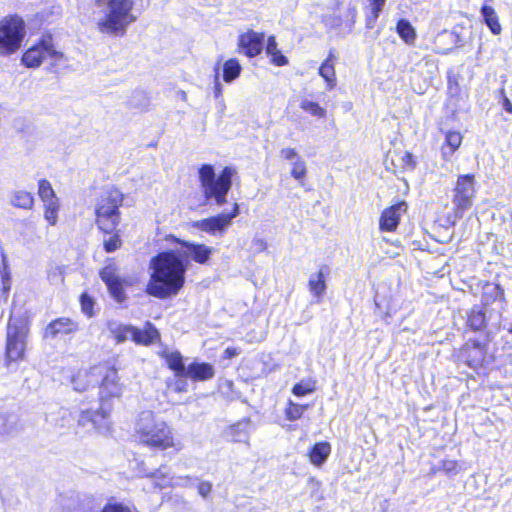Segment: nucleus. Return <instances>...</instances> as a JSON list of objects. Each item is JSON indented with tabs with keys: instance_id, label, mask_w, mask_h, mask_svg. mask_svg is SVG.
Here are the masks:
<instances>
[{
	"instance_id": "f257e3e1",
	"label": "nucleus",
	"mask_w": 512,
	"mask_h": 512,
	"mask_svg": "<svg viewBox=\"0 0 512 512\" xmlns=\"http://www.w3.org/2000/svg\"><path fill=\"white\" fill-rule=\"evenodd\" d=\"M150 279L146 293L150 296L166 299L179 293L185 284L186 265L174 252H163L150 263Z\"/></svg>"
},
{
	"instance_id": "f03ea898",
	"label": "nucleus",
	"mask_w": 512,
	"mask_h": 512,
	"mask_svg": "<svg viewBox=\"0 0 512 512\" xmlns=\"http://www.w3.org/2000/svg\"><path fill=\"white\" fill-rule=\"evenodd\" d=\"M97 10L93 12L95 29L102 35L122 37L137 20L133 10L135 0H91Z\"/></svg>"
},
{
	"instance_id": "7ed1b4c3",
	"label": "nucleus",
	"mask_w": 512,
	"mask_h": 512,
	"mask_svg": "<svg viewBox=\"0 0 512 512\" xmlns=\"http://www.w3.org/2000/svg\"><path fill=\"white\" fill-rule=\"evenodd\" d=\"M135 437L141 444L155 450L179 451L182 448L174 429L150 410L139 413L135 423Z\"/></svg>"
},
{
	"instance_id": "20e7f679",
	"label": "nucleus",
	"mask_w": 512,
	"mask_h": 512,
	"mask_svg": "<svg viewBox=\"0 0 512 512\" xmlns=\"http://www.w3.org/2000/svg\"><path fill=\"white\" fill-rule=\"evenodd\" d=\"M236 171L225 167L217 176L212 165L204 164L199 169V181L207 200L213 199L219 206L227 202L226 196L232 185V177Z\"/></svg>"
},
{
	"instance_id": "39448f33",
	"label": "nucleus",
	"mask_w": 512,
	"mask_h": 512,
	"mask_svg": "<svg viewBox=\"0 0 512 512\" xmlns=\"http://www.w3.org/2000/svg\"><path fill=\"white\" fill-rule=\"evenodd\" d=\"M122 201V193L115 188L108 189L101 195L96 207V222L104 232H112L119 224V207Z\"/></svg>"
},
{
	"instance_id": "423d86ee",
	"label": "nucleus",
	"mask_w": 512,
	"mask_h": 512,
	"mask_svg": "<svg viewBox=\"0 0 512 512\" xmlns=\"http://www.w3.org/2000/svg\"><path fill=\"white\" fill-rule=\"evenodd\" d=\"M26 34L24 20L18 15H9L0 20V55L16 52Z\"/></svg>"
},
{
	"instance_id": "0eeeda50",
	"label": "nucleus",
	"mask_w": 512,
	"mask_h": 512,
	"mask_svg": "<svg viewBox=\"0 0 512 512\" xmlns=\"http://www.w3.org/2000/svg\"><path fill=\"white\" fill-rule=\"evenodd\" d=\"M108 329L119 343L132 339L137 344L149 345L159 337L157 329L150 323H147L143 330H139L131 325L110 321Z\"/></svg>"
},
{
	"instance_id": "6e6552de",
	"label": "nucleus",
	"mask_w": 512,
	"mask_h": 512,
	"mask_svg": "<svg viewBox=\"0 0 512 512\" xmlns=\"http://www.w3.org/2000/svg\"><path fill=\"white\" fill-rule=\"evenodd\" d=\"M28 333V325L25 319L11 317L7 331L6 355L8 360L22 359L25 352V337Z\"/></svg>"
},
{
	"instance_id": "1a4fd4ad",
	"label": "nucleus",
	"mask_w": 512,
	"mask_h": 512,
	"mask_svg": "<svg viewBox=\"0 0 512 512\" xmlns=\"http://www.w3.org/2000/svg\"><path fill=\"white\" fill-rule=\"evenodd\" d=\"M475 196L476 181L474 176L471 174L459 175L453 194L454 211L458 218H461L464 212L472 207Z\"/></svg>"
},
{
	"instance_id": "9d476101",
	"label": "nucleus",
	"mask_w": 512,
	"mask_h": 512,
	"mask_svg": "<svg viewBox=\"0 0 512 512\" xmlns=\"http://www.w3.org/2000/svg\"><path fill=\"white\" fill-rule=\"evenodd\" d=\"M102 367L101 377L99 380V401L101 405L120 398L124 393V385L120 382L118 372L113 367L99 365Z\"/></svg>"
},
{
	"instance_id": "9b49d317",
	"label": "nucleus",
	"mask_w": 512,
	"mask_h": 512,
	"mask_svg": "<svg viewBox=\"0 0 512 512\" xmlns=\"http://www.w3.org/2000/svg\"><path fill=\"white\" fill-rule=\"evenodd\" d=\"M100 278L106 284L110 295L118 303L126 300L125 286H133L137 282L136 277H121L115 265L109 264L100 271Z\"/></svg>"
},
{
	"instance_id": "f8f14e48",
	"label": "nucleus",
	"mask_w": 512,
	"mask_h": 512,
	"mask_svg": "<svg viewBox=\"0 0 512 512\" xmlns=\"http://www.w3.org/2000/svg\"><path fill=\"white\" fill-rule=\"evenodd\" d=\"M240 213L238 203H234L230 213H220L212 217L192 222V227L211 236L223 235L231 226L232 220Z\"/></svg>"
},
{
	"instance_id": "ddd939ff",
	"label": "nucleus",
	"mask_w": 512,
	"mask_h": 512,
	"mask_svg": "<svg viewBox=\"0 0 512 512\" xmlns=\"http://www.w3.org/2000/svg\"><path fill=\"white\" fill-rule=\"evenodd\" d=\"M56 54L50 38H44L37 44L30 47L22 57L25 66L34 68L38 67L42 61Z\"/></svg>"
},
{
	"instance_id": "4468645a",
	"label": "nucleus",
	"mask_w": 512,
	"mask_h": 512,
	"mask_svg": "<svg viewBox=\"0 0 512 512\" xmlns=\"http://www.w3.org/2000/svg\"><path fill=\"white\" fill-rule=\"evenodd\" d=\"M264 34L254 30H247L238 36V52L249 58L259 55L263 48Z\"/></svg>"
},
{
	"instance_id": "2eb2a0df",
	"label": "nucleus",
	"mask_w": 512,
	"mask_h": 512,
	"mask_svg": "<svg viewBox=\"0 0 512 512\" xmlns=\"http://www.w3.org/2000/svg\"><path fill=\"white\" fill-rule=\"evenodd\" d=\"M406 212L407 204L404 201L385 208L379 219V229L385 232H394Z\"/></svg>"
},
{
	"instance_id": "dca6fc26",
	"label": "nucleus",
	"mask_w": 512,
	"mask_h": 512,
	"mask_svg": "<svg viewBox=\"0 0 512 512\" xmlns=\"http://www.w3.org/2000/svg\"><path fill=\"white\" fill-rule=\"evenodd\" d=\"M78 422L82 426L91 424L100 434H107L111 431V423L108 419V413L104 409V405H101V409L98 411H83L79 415Z\"/></svg>"
},
{
	"instance_id": "f3484780",
	"label": "nucleus",
	"mask_w": 512,
	"mask_h": 512,
	"mask_svg": "<svg viewBox=\"0 0 512 512\" xmlns=\"http://www.w3.org/2000/svg\"><path fill=\"white\" fill-rule=\"evenodd\" d=\"M177 242L185 248L182 253L183 256L201 265L209 264L211 256L214 253L213 247L207 246L203 243L182 240H177Z\"/></svg>"
},
{
	"instance_id": "a211bd4d",
	"label": "nucleus",
	"mask_w": 512,
	"mask_h": 512,
	"mask_svg": "<svg viewBox=\"0 0 512 512\" xmlns=\"http://www.w3.org/2000/svg\"><path fill=\"white\" fill-rule=\"evenodd\" d=\"M102 367L99 365L90 367L88 369H80L71 377V385L74 390L83 392L90 386L99 382L101 377Z\"/></svg>"
},
{
	"instance_id": "6ab92c4d",
	"label": "nucleus",
	"mask_w": 512,
	"mask_h": 512,
	"mask_svg": "<svg viewBox=\"0 0 512 512\" xmlns=\"http://www.w3.org/2000/svg\"><path fill=\"white\" fill-rule=\"evenodd\" d=\"M389 157L392 167L388 168L394 173L412 171L416 166L413 155L407 151L394 152Z\"/></svg>"
},
{
	"instance_id": "aec40b11",
	"label": "nucleus",
	"mask_w": 512,
	"mask_h": 512,
	"mask_svg": "<svg viewBox=\"0 0 512 512\" xmlns=\"http://www.w3.org/2000/svg\"><path fill=\"white\" fill-rule=\"evenodd\" d=\"M336 56L330 52L328 57L319 67V75L326 82L327 89L332 90L337 85V78L335 72Z\"/></svg>"
},
{
	"instance_id": "412c9836",
	"label": "nucleus",
	"mask_w": 512,
	"mask_h": 512,
	"mask_svg": "<svg viewBox=\"0 0 512 512\" xmlns=\"http://www.w3.org/2000/svg\"><path fill=\"white\" fill-rule=\"evenodd\" d=\"M214 376V367L209 363H192L185 372L184 377L194 381H206Z\"/></svg>"
},
{
	"instance_id": "4be33fe9",
	"label": "nucleus",
	"mask_w": 512,
	"mask_h": 512,
	"mask_svg": "<svg viewBox=\"0 0 512 512\" xmlns=\"http://www.w3.org/2000/svg\"><path fill=\"white\" fill-rule=\"evenodd\" d=\"M77 329V324L68 318H60L49 324L45 334L47 337H55L58 334H69Z\"/></svg>"
},
{
	"instance_id": "5701e85b",
	"label": "nucleus",
	"mask_w": 512,
	"mask_h": 512,
	"mask_svg": "<svg viewBox=\"0 0 512 512\" xmlns=\"http://www.w3.org/2000/svg\"><path fill=\"white\" fill-rule=\"evenodd\" d=\"M331 453V445L328 442L316 443L308 453L309 461L316 467L322 466Z\"/></svg>"
},
{
	"instance_id": "b1692460",
	"label": "nucleus",
	"mask_w": 512,
	"mask_h": 512,
	"mask_svg": "<svg viewBox=\"0 0 512 512\" xmlns=\"http://www.w3.org/2000/svg\"><path fill=\"white\" fill-rule=\"evenodd\" d=\"M249 427L250 421L243 420L230 426L226 430V436L233 442H244L246 443L249 438Z\"/></svg>"
},
{
	"instance_id": "393cba45",
	"label": "nucleus",
	"mask_w": 512,
	"mask_h": 512,
	"mask_svg": "<svg viewBox=\"0 0 512 512\" xmlns=\"http://www.w3.org/2000/svg\"><path fill=\"white\" fill-rule=\"evenodd\" d=\"M308 287L313 296L318 300L323 296L326 291L325 274L323 269H320L318 272L312 273L309 276Z\"/></svg>"
},
{
	"instance_id": "a878e982",
	"label": "nucleus",
	"mask_w": 512,
	"mask_h": 512,
	"mask_svg": "<svg viewBox=\"0 0 512 512\" xmlns=\"http://www.w3.org/2000/svg\"><path fill=\"white\" fill-rule=\"evenodd\" d=\"M163 358L166 360L168 367L173 370L176 376H184L186 368L183 363V358L178 351H164Z\"/></svg>"
},
{
	"instance_id": "bb28decb",
	"label": "nucleus",
	"mask_w": 512,
	"mask_h": 512,
	"mask_svg": "<svg viewBox=\"0 0 512 512\" xmlns=\"http://www.w3.org/2000/svg\"><path fill=\"white\" fill-rule=\"evenodd\" d=\"M266 53L271 57V62L277 66H284L288 63L287 58L278 49L274 36H270L267 40Z\"/></svg>"
},
{
	"instance_id": "cd10ccee",
	"label": "nucleus",
	"mask_w": 512,
	"mask_h": 512,
	"mask_svg": "<svg viewBox=\"0 0 512 512\" xmlns=\"http://www.w3.org/2000/svg\"><path fill=\"white\" fill-rule=\"evenodd\" d=\"M396 31L400 38L407 44H413L416 39V31L411 23L405 19H401L397 23Z\"/></svg>"
},
{
	"instance_id": "c85d7f7f",
	"label": "nucleus",
	"mask_w": 512,
	"mask_h": 512,
	"mask_svg": "<svg viewBox=\"0 0 512 512\" xmlns=\"http://www.w3.org/2000/svg\"><path fill=\"white\" fill-rule=\"evenodd\" d=\"M241 65L236 59H229L223 65V80L226 83H230L239 77L241 73Z\"/></svg>"
},
{
	"instance_id": "c756f323",
	"label": "nucleus",
	"mask_w": 512,
	"mask_h": 512,
	"mask_svg": "<svg viewBox=\"0 0 512 512\" xmlns=\"http://www.w3.org/2000/svg\"><path fill=\"white\" fill-rule=\"evenodd\" d=\"M33 196L26 191H16L12 195L11 198V204L15 207L23 208V209H30L33 206Z\"/></svg>"
},
{
	"instance_id": "7c9ffc66",
	"label": "nucleus",
	"mask_w": 512,
	"mask_h": 512,
	"mask_svg": "<svg viewBox=\"0 0 512 512\" xmlns=\"http://www.w3.org/2000/svg\"><path fill=\"white\" fill-rule=\"evenodd\" d=\"M462 139L463 137L460 132L448 131L445 137V144L449 148V151L447 152L443 147L444 157L452 155L460 147Z\"/></svg>"
},
{
	"instance_id": "2f4dec72",
	"label": "nucleus",
	"mask_w": 512,
	"mask_h": 512,
	"mask_svg": "<svg viewBox=\"0 0 512 512\" xmlns=\"http://www.w3.org/2000/svg\"><path fill=\"white\" fill-rule=\"evenodd\" d=\"M38 194H39L41 200L44 202V204L49 203V202H57L58 201L50 182L46 179H41L39 181Z\"/></svg>"
},
{
	"instance_id": "473e14b6",
	"label": "nucleus",
	"mask_w": 512,
	"mask_h": 512,
	"mask_svg": "<svg viewBox=\"0 0 512 512\" xmlns=\"http://www.w3.org/2000/svg\"><path fill=\"white\" fill-rule=\"evenodd\" d=\"M366 1L369 3V8H370V15L367 16L366 25L368 28H373L386 0H366Z\"/></svg>"
},
{
	"instance_id": "72a5a7b5",
	"label": "nucleus",
	"mask_w": 512,
	"mask_h": 512,
	"mask_svg": "<svg viewBox=\"0 0 512 512\" xmlns=\"http://www.w3.org/2000/svg\"><path fill=\"white\" fill-rule=\"evenodd\" d=\"M300 108L303 111L308 112L312 116H315L318 118H323L326 115V110L323 107H321L317 102H314V101H311L308 99H303L301 101Z\"/></svg>"
},
{
	"instance_id": "f704fd0d",
	"label": "nucleus",
	"mask_w": 512,
	"mask_h": 512,
	"mask_svg": "<svg viewBox=\"0 0 512 512\" xmlns=\"http://www.w3.org/2000/svg\"><path fill=\"white\" fill-rule=\"evenodd\" d=\"M308 405H300L290 401L285 410V415L288 420L294 421L302 417L304 411L308 408Z\"/></svg>"
},
{
	"instance_id": "c9c22d12",
	"label": "nucleus",
	"mask_w": 512,
	"mask_h": 512,
	"mask_svg": "<svg viewBox=\"0 0 512 512\" xmlns=\"http://www.w3.org/2000/svg\"><path fill=\"white\" fill-rule=\"evenodd\" d=\"M306 164L301 158L292 162L291 175L296 180H303L306 177Z\"/></svg>"
},
{
	"instance_id": "e433bc0d",
	"label": "nucleus",
	"mask_w": 512,
	"mask_h": 512,
	"mask_svg": "<svg viewBox=\"0 0 512 512\" xmlns=\"http://www.w3.org/2000/svg\"><path fill=\"white\" fill-rule=\"evenodd\" d=\"M44 206H45V214H44L45 219L49 222L50 225H55L57 222V218H58V210H59L58 201L45 203Z\"/></svg>"
},
{
	"instance_id": "4c0bfd02",
	"label": "nucleus",
	"mask_w": 512,
	"mask_h": 512,
	"mask_svg": "<svg viewBox=\"0 0 512 512\" xmlns=\"http://www.w3.org/2000/svg\"><path fill=\"white\" fill-rule=\"evenodd\" d=\"M484 296H485L486 300H487L488 296H491L495 300H498L499 302H503L504 291L499 285H487L485 287Z\"/></svg>"
},
{
	"instance_id": "58836bf2",
	"label": "nucleus",
	"mask_w": 512,
	"mask_h": 512,
	"mask_svg": "<svg viewBox=\"0 0 512 512\" xmlns=\"http://www.w3.org/2000/svg\"><path fill=\"white\" fill-rule=\"evenodd\" d=\"M315 390V387L311 383H297L294 385L292 392L296 396H305L311 394Z\"/></svg>"
},
{
	"instance_id": "ea45409f",
	"label": "nucleus",
	"mask_w": 512,
	"mask_h": 512,
	"mask_svg": "<svg viewBox=\"0 0 512 512\" xmlns=\"http://www.w3.org/2000/svg\"><path fill=\"white\" fill-rule=\"evenodd\" d=\"M48 279L53 284H59L64 281V271L61 266H54L48 272Z\"/></svg>"
},
{
	"instance_id": "a19ab883",
	"label": "nucleus",
	"mask_w": 512,
	"mask_h": 512,
	"mask_svg": "<svg viewBox=\"0 0 512 512\" xmlns=\"http://www.w3.org/2000/svg\"><path fill=\"white\" fill-rule=\"evenodd\" d=\"M81 308L83 313H85L88 317H92L94 315L93 306L94 301L87 294H82L81 296Z\"/></svg>"
},
{
	"instance_id": "79ce46f5",
	"label": "nucleus",
	"mask_w": 512,
	"mask_h": 512,
	"mask_svg": "<svg viewBox=\"0 0 512 512\" xmlns=\"http://www.w3.org/2000/svg\"><path fill=\"white\" fill-rule=\"evenodd\" d=\"M121 246V240L118 235L110 237L104 241V249L106 252L111 253L116 251Z\"/></svg>"
},
{
	"instance_id": "37998d69",
	"label": "nucleus",
	"mask_w": 512,
	"mask_h": 512,
	"mask_svg": "<svg viewBox=\"0 0 512 512\" xmlns=\"http://www.w3.org/2000/svg\"><path fill=\"white\" fill-rule=\"evenodd\" d=\"M101 512H131V510L122 504L109 503L104 506Z\"/></svg>"
},
{
	"instance_id": "c03bdc74",
	"label": "nucleus",
	"mask_w": 512,
	"mask_h": 512,
	"mask_svg": "<svg viewBox=\"0 0 512 512\" xmlns=\"http://www.w3.org/2000/svg\"><path fill=\"white\" fill-rule=\"evenodd\" d=\"M442 469L446 473L456 474L458 473V463L455 460H444L442 462Z\"/></svg>"
},
{
	"instance_id": "a18cd8bd",
	"label": "nucleus",
	"mask_w": 512,
	"mask_h": 512,
	"mask_svg": "<svg viewBox=\"0 0 512 512\" xmlns=\"http://www.w3.org/2000/svg\"><path fill=\"white\" fill-rule=\"evenodd\" d=\"M280 154L281 156L286 159V160H290L292 162H294L297 158H301L298 153L296 152V150L294 148H290V147H287V148H283L281 151H280Z\"/></svg>"
},
{
	"instance_id": "49530a36",
	"label": "nucleus",
	"mask_w": 512,
	"mask_h": 512,
	"mask_svg": "<svg viewBox=\"0 0 512 512\" xmlns=\"http://www.w3.org/2000/svg\"><path fill=\"white\" fill-rule=\"evenodd\" d=\"M251 244L255 252H262L267 248V242L263 238H254Z\"/></svg>"
},
{
	"instance_id": "de8ad7c7",
	"label": "nucleus",
	"mask_w": 512,
	"mask_h": 512,
	"mask_svg": "<svg viewBox=\"0 0 512 512\" xmlns=\"http://www.w3.org/2000/svg\"><path fill=\"white\" fill-rule=\"evenodd\" d=\"M212 491V485L210 482H201L199 485H198V493L202 496V497H206L207 495H209Z\"/></svg>"
},
{
	"instance_id": "09e8293b",
	"label": "nucleus",
	"mask_w": 512,
	"mask_h": 512,
	"mask_svg": "<svg viewBox=\"0 0 512 512\" xmlns=\"http://www.w3.org/2000/svg\"><path fill=\"white\" fill-rule=\"evenodd\" d=\"M156 480H155V485L160 487V488H165V487H169V486H172L174 485L173 481L171 478H168V477H163L161 479H158V477H156Z\"/></svg>"
},
{
	"instance_id": "8fccbe9b",
	"label": "nucleus",
	"mask_w": 512,
	"mask_h": 512,
	"mask_svg": "<svg viewBox=\"0 0 512 512\" xmlns=\"http://www.w3.org/2000/svg\"><path fill=\"white\" fill-rule=\"evenodd\" d=\"M240 351L235 347H228L224 350V357L227 359L233 358L239 355Z\"/></svg>"
},
{
	"instance_id": "3c124183",
	"label": "nucleus",
	"mask_w": 512,
	"mask_h": 512,
	"mask_svg": "<svg viewBox=\"0 0 512 512\" xmlns=\"http://www.w3.org/2000/svg\"><path fill=\"white\" fill-rule=\"evenodd\" d=\"M501 94L503 96V102H502V105L504 107V109L508 112V113H512V103L511 101L508 99V97H506L505 93H504V90H501Z\"/></svg>"
},
{
	"instance_id": "603ef678",
	"label": "nucleus",
	"mask_w": 512,
	"mask_h": 512,
	"mask_svg": "<svg viewBox=\"0 0 512 512\" xmlns=\"http://www.w3.org/2000/svg\"><path fill=\"white\" fill-rule=\"evenodd\" d=\"M471 324L473 326H476V328L480 327L483 323V317L482 315L479 313L477 316H472L471 319Z\"/></svg>"
},
{
	"instance_id": "864d4df0",
	"label": "nucleus",
	"mask_w": 512,
	"mask_h": 512,
	"mask_svg": "<svg viewBox=\"0 0 512 512\" xmlns=\"http://www.w3.org/2000/svg\"><path fill=\"white\" fill-rule=\"evenodd\" d=\"M7 434V428L5 426V418L0 416V439Z\"/></svg>"
},
{
	"instance_id": "5fc2aeb1",
	"label": "nucleus",
	"mask_w": 512,
	"mask_h": 512,
	"mask_svg": "<svg viewBox=\"0 0 512 512\" xmlns=\"http://www.w3.org/2000/svg\"><path fill=\"white\" fill-rule=\"evenodd\" d=\"M221 93H222L221 84L217 82L215 85V96L218 98V97H220Z\"/></svg>"
},
{
	"instance_id": "6e6d98bb",
	"label": "nucleus",
	"mask_w": 512,
	"mask_h": 512,
	"mask_svg": "<svg viewBox=\"0 0 512 512\" xmlns=\"http://www.w3.org/2000/svg\"><path fill=\"white\" fill-rule=\"evenodd\" d=\"M471 351H472V352H474V353H476V354H479V355H481V354H482L481 348H480L479 346H473V347L471 348Z\"/></svg>"
}]
</instances>
